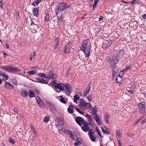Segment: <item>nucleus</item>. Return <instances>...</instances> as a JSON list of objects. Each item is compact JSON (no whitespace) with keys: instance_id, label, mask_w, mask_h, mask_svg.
Listing matches in <instances>:
<instances>
[{"instance_id":"obj_1","label":"nucleus","mask_w":146,"mask_h":146,"mask_svg":"<svg viewBox=\"0 0 146 146\" xmlns=\"http://www.w3.org/2000/svg\"><path fill=\"white\" fill-rule=\"evenodd\" d=\"M54 87L58 89L61 90H65V89L66 88V90L70 93H71L72 92V87L70 85L68 84H64L61 83L56 84L54 86Z\"/></svg>"},{"instance_id":"obj_2","label":"nucleus","mask_w":146,"mask_h":146,"mask_svg":"<svg viewBox=\"0 0 146 146\" xmlns=\"http://www.w3.org/2000/svg\"><path fill=\"white\" fill-rule=\"evenodd\" d=\"M88 40H84L80 47L81 50L83 51L85 53L87 57H88L90 56V50L91 48V45H90L87 48L88 44Z\"/></svg>"},{"instance_id":"obj_3","label":"nucleus","mask_w":146,"mask_h":146,"mask_svg":"<svg viewBox=\"0 0 146 146\" xmlns=\"http://www.w3.org/2000/svg\"><path fill=\"white\" fill-rule=\"evenodd\" d=\"M79 106L80 108L84 110L88 109H92V106L90 103H86L83 99H81L80 100Z\"/></svg>"},{"instance_id":"obj_4","label":"nucleus","mask_w":146,"mask_h":146,"mask_svg":"<svg viewBox=\"0 0 146 146\" xmlns=\"http://www.w3.org/2000/svg\"><path fill=\"white\" fill-rule=\"evenodd\" d=\"M45 106L47 108L49 107L50 109V111L54 113L56 112V108L54 105L52 103L49 102H46Z\"/></svg>"},{"instance_id":"obj_5","label":"nucleus","mask_w":146,"mask_h":146,"mask_svg":"<svg viewBox=\"0 0 146 146\" xmlns=\"http://www.w3.org/2000/svg\"><path fill=\"white\" fill-rule=\"evenodd\" d=\"M35 98L37 104L39 106L42 108H44L45 106L44 104L42 99L39 98L38 96L36 97Z\"/></svg>"},{"instance_id":"obj_6","label":"nucleus","mask_w":146,"mask_h":146,"mask_svg":"<svg viewBox=\"0 0 146 146\" xmlns=\"http://www.w3.org/2000/svg\"><path fill=\"white\" fill-rule=\"evenodd\" d=\"M58 9H66L70 8V6L68 5L64 2L60 3L58 5Z\"/></svg>"},{"instance_id":"obj_7","label":"nucleus","mask_w":146,"mask_h":146,"mask_svg":"<svg viewBox=\"0 0 146 146\" xmlns=\"http://www.w3.org/2000/svg\"><path fill=\"white\" fill-rule=\"evenodd\" d=\"M138 106L140 108V113L141 114L143 113L145 110L144 103L143 102H141L139 104Z\"/></svg>"},{"instance_id":"obj_8","label":"nucleus","mask_w":146,"mask_h":146,"mask_svg":"<svg viewBox=\"0 0 146 146\" xmlns=\"http://www.w3.org/2000/svg\"><path fill=\"white\" fill-rule=\"evenodd\" d=\"M55 120L60 126L63 125L64 124V121L61 117H56L55 118Z\"/></svg>"},{"instance_id":"obj_9","label":"nucleus","mask_w":146,"mask_h":146,"mask_svg":"<svg viewBox=\"0 0 146 146\" xmlns=\"http://www.w3.org/2000/svg\"><path fill=\"white\" fill-rule=\"evenodd\" d=\"M68 133L70 135L71 138L74 141H76L78 139V138L77 137L76 135L74 132L68 131Z\"/></svg>"},{"instance_id":"obj_10","label":"nucleus","mask_w":146,"mask_h":146,"mask_svg":"<svg viewBox=\"0 0 146 146\" xmlns=\"http://www.w3.org/2000/svg\"><path fill=\"white\" fill-rule=\"evenodd\" d=\"M112 41L111 40L106 41L104 42L103 44V47L105 48H108L110 46L112 43Z\"/></svg>"},{"instance_id":"obj_11","label":"nucleus","mask_w":146,"mask_h":146,"mask_svg":"<svg viewBox=\"0 0 146 146\" xmlns=\"http://www.w3.org/2000/svg\"><path fill=\"white\" fill-rule=\"evenodd\" d=\"M4 87L6 88L12 90L13 88V85L9 82H6Z\"/></svg>"},{"instance_id":"obj_12","label":"nucleus","mask_w":146,"mask_h":146,"mask_svg":"<svg viewBox=\"0 0 146 146\" xmlns=\"http://www.w3.org/2000/svg\"><path fill=\"white\" fill-rule=\"evenodd\" d=\"M71 48H72L71 44H70L69 43L67 44L64 50V52L66 53H68Z\"/></svg>"},{"instance_id":"obj_13","label":"nucleus","mask_w":146,"mask_h":146,"mask_svg":"<svg viewBox=\"0 0 146 146\" xmlns=\"http://www.w3.org/2000/svg\"><path fill=\"white\" fill-rule=\"evenodd\" d=\"M94 118L96 122L98 123L100 125L102 124V122L100 120L98 114H95L94 115Z\"/></svg>"},{"instance_id":"obj_14","label":"nucleus","mask_w":146,"mask_h":146,"mask_svg":"<svg viewBox=\"0 0 146 146\" xmlns=\"http://www.w3.org/2000/svg\"><path fill=\"white\" fill-rule=\"evenodd\" d=\"M84 119L81 117H78L76 119V121L77 123L80 125H82V122L83 121Z\"/></svg>"},{"instance_id":"obj_15","label":"nucleus","mask_w":146,"mask_h":146,"mask_svg":"<svg viewBox=\"0 0 146 146\" xmlns=\"http://www.w3.org/2000/svg\"><path fill=\"white\" fill-rule=\"evenodd\" d=\"M88 87L85 90L84 92L83 96L86 97L87 96V94H88L90 91L91 87L90 85L89 84L88 85Z\"/></svg>"},{"instance_id":"obj_16","label":"nucleus","mask_w":146,"mask_h":146,"mask_svg":"<svg viewBox=\"0 0 146 146\" xmlns=\"http://www.w3.org/2000/svg\"><path fill=\"white\" fill-rule=\"evenodd\" d=\"M37 80L39 82L42 84H47L48 82V80H44L43 78H37Z\"/></svg>"},{"instance_id":"obj_17","label":"nucleus","mask_w":146,"mask_h":146,"mask_svg":"<svg viewBox=\"0 0 146 146\" xmlns=\"http://www.w3.org/2000/svg\"><path fill=\"white\" fill-rule=\"evenodd\" d=\"M109 62L111 64L110 67L111 68H112V67L116 66L115 64L117 62V61L113 60L112 59V60L111 59L109 60Z\"/></svg>"},{"instance_id":"obj_18","label":"nucleus","mask_w":146,"mask_h":146,"mask_svg":"<svg viewBox=\"0 0 146 146\" xmlns=\"http://www.w3.org/2000/svg\"><path fill=\"white\" fill-rule=\"evenodd\" d=\"M116 80L117 82L120 84L122 83L123 81L122 76H117Z\"/></svg>"},{"instance_id":"obj_19","label":"nucleus","mask_w":146,"mask_h":146,"mask_svg":"<svg viewBox=\"0 0 146 146\" xmlns=\"http://www.w3.org/2000/svg\"><path fill=\"white\" fill-rule=\"evenodd\" d=\"M122 57V55H119V54H117L113 57L112 59L113 60L117 61V62L118 60Z\"/></svg>"},{"instance_id":"obj_20","label":"nucleus","mask_w":146,"mask_h":146,"mask_svg":"<svg viewBox=\"0 0 146 146\" xmlns=\"http://www.w3.org/2000/svg\"><path fill=\"white\" fill-rule=\"evenodd\" d=\"M9 71L11 72H19V69L16 67H9Z\"/></svg>"},{"instance_id":"obj_21","label":"nucleus","mask_w":146,"mask_h":146,"mask_svg":"<svg viewBox=\"0 0 146 146\" xmlns=\"http://www.w3.org/2000/svg\"><path fill=\"white\" fill-rule=\"evenodd\" d=\"M21 96L23 97L27 96L28 95V91L25 90H23L21 91Z\"/></svg>"},{"instance_id":"obj_22","label":"nucleus","mask_w":146,"mask_h":146,"mask_svg":"<svg viewBox=\"0 0 146 146\" xmlns=\"http://www.w3.org/2000/svg\"><path fill=\"white\" fill-rule=\"evenodd\" d=\"M49 77L52 79H55L56 77V75L53 74L51 71L49 72Z\"/></svg>"},{"instance_id":"obj_23","label":"nucleus","mask_w":146,"mask_h":146,"mask_svg":"<svg viewBox=\"0 0 146 146\" xmlns=\"http://www.w3.org/2000/svg\"><path fill=\"white\" fill-rule=\"evenodd\" d=\"M74 107L72 106H69L68 109V111L70 113H72L73 112Z\"/></svg>"},{"instance_id":"obj_24","label":"nucleus","mask_w":146,"mask_h":146,"mask_svg":"<svg viewBox=\"0 0 146 146\" xmlns=\"http://www.w3.org/2000/svg\"><path fill=\"white\" fill-rule=\"evenodd\" d=\"M81 127L82 130L85 132L88 131L90 129L88 126H81Z\"/></svg>"},{"instance_id":"obj_25","label":"nucleus","mask_w":146,"mask_h":146,"mask_svg":"<svg viewBox=\"0 0 146 146\" xmlns=\"http://www.w3.org/2000/svg\"><path fill=\"white\" fill-rule=\"evenodd\" d=\"M112 69V73L117 74L118 72V70L116 66L111 68Z\"/></svg>"},{"instance_id":"obj_26","label":"nucleus","mask_w":146,"mask_h":146,"mask_svg":"<svg viewBox=\"0 0 146 146\" xmlns=\"http://www.w3.org/2000/svg\"><path fill=\"white\" fill-rule=\"evenodd\" d=\"M86 117L88 119V122H93V119L92 116L88 114H86Z\"/></svg>"},{"instance_id":"obj_27","label":"nucleus","mask_w":146,"mask_h":146,"mask_svg":"<svg viewBox=\"0 0 146 146\" xmlns=\"http://www.w3.org/2000/svg\"><path fill=\"white\" fill-rule=\"evenodd\" d=\"M98 111V109L96 106H94L92 110V113L93 115H94L95 114H96V113Z\"/></svg>"},{"instance_id":"obj_28","label":"nucleus","mask_w":146,"mask_h":146,"mask_svg":"<svg viewBox=\"0 0 146 146\" xmlns=\"http://www.w3.org/2000/svg\"><path fill=\"white\" fill-rule=\"evenodd\" d=\"M42 0H35V1L33 2L32 4L33 6H36L38 5L39 3Z\"/></svg>"},{"instance_id":"obj_29","label":"nucleus","mask_w":146,"mask_h":146,"mask_svg":"<svg viewBox=\"0 0 146 146\" xmlns=\"http://www.w3.org/2000/svg\"><path fill=\"white\" fill-rule=\"evenodd\" d=\"M58 40H59V38H58L56 37L55 38V49H56V48L57 47L58 45L59 44Z\"/></svg>"},{"instance_id":"obj_30","label":"nucleus","mask_w":146,"mask_h":146,"mask_svg":"<svg viewBox=\"0 0 146 146\" xmlns=\"http://www.w3.org/2000/svg\"><path fill=\"white\" fill-rule=\"evenodd\" d=\"M79 99L80 97L79 95H75L74 97V101L75 102L77 103L76 101L78 100Z\"/></svg>"},{"instance_id":"obj_31","label":"nucleus","mask_w":146,"mask_h":146,"mask_svg":"<svg viewBox=\"0 0 146 146\" xmlns=\"http://www.w3.org/2000/svg\"><path fill=\"white\" fill-rule=\"evenodd\" d=\"M29 96L30 97H33L35 96V93L33 92L31 90H29Z\"/></svg>"},{"instance_id":"obj_32","label":"nucleus","mask_w":146,"mask_h":146,"mask_svg":"<svg viewBox=\"0 0 146 146\" xmlns=\"http://www.w3.org/2000/svg\"><path fill=\"white\" fill-rule=\"evenodd\" d=\"M55 12L57 15V16H58V14H61V16H62V14H63V11L62 10H58L56 11Z\"/></svg>"},{"instance_id":"obj_33","label":"nucleus","mask_w":146,"mask_h":146,"mask_svg":"<svg viewBox=\"0 0 146 146\" xmlns=\"http://www.w3.org/2000/svg\"><path fill=\"white\" fill-rule=\"evenodd\" d=\"M60 101L62 103L64 104H66V102L65 100V99L63 98V96H60Z\"/></svg>"},{"instance_id":"obj_34","label":"nucleus","mask_w":146,"mask_h":146,"mask_svg":"<svg viewBox=\"0 0 146 146\" xmlns=\"http://www.w3.org/2000/svg\"><path fill=\"white\" fill-rule=\"evenodd\" d=\"M139 3L138 0H133L130 2V4L131 5H135Z\"/></svg>"},{"instance_id":"obj_35","label":"nucleus","mask_w":146,"mask_h":146,"mask_svg":"<svg viewBox=\"0 0 146 146\" xmlns=\"http://www.w3.org/2000/svg\"><path fill=\"white\" fill-rule=\"evenodd\" d=\"M95 131V130L94 129H90L89 132V135H93L94 134V132Z\"/></svg>"},{"instance_id":"obj_36","label":"nucleus","mask_w":146,"mask_h":146,"mask_svg":"<svg viewBox=\"0 0 146 146\" xmlns=\"http://www.w3.org/2000/svg\"><path fill=\"white\" fill-rule=\"evenodd\" d=\"M33 12L34 14L36 17L38 15V10H33Z\"/></svg>"},{"instance_id":"obj_37","label":"nucleus","mask_w":146,"mask_h":146,"mask_svg":"<svg viewBox=\"0 0 146 146\" xmlns=\"http://www.w3.org/2000/svg\"><path fill=\"white\" fill-rule=\"evenodd\" d=\"M35 70H33L29 71H28L27 72V74L30 75H33L35 73Z\"/></svg>"},{"instance_id":"obj_38","label":"nucleus","mask_w":146,"mask_h":146,"mask_svg":"<svg viewBox=\"0 0 146 146\" xmlns=\"http://www.w3.org/2000/svg\"><path fill=\"white\" fill-rule=\"evenodd\" d=\"M3 80L4 82H5L8 78V76L7 75H3Z\"/></svg>"},{"instance_id":"obj_39","label":"nucleus","mask_w":146,"mask_h":146,"mask_svg":"<svg viewBox=\"0 0 146 146\" xmlns=\"http://www.w3.org/2000/svg\"><path fill=\"white\" fill-rule=\"evenodd\" d=\"M89 136L90 138L92 141L95 142L96 141V137L93 135Z\"/></svg>"},{"instance_id":"obj_40","label":"nucleus","mask_w":146,"mask_h":146,"mask_svg":"<svg viewBox=\"0 0 146 146\" xmlns=\"http://www.w3.org/2000/svg\"><path fill=\"white\" fill-rule=\"evenodd\" d=\"M131 68V65H128L124 69L123 71H126L128 70H129Z\"/></svg>"},{"instance_id":"obj_41","label":"nucleus","mask_w":146,"mask_h":146,"mask_svg":"<svg viewBox=\"0 0 146 146\" xmlns=\"http://www.w3.org/2000/svg\"><path fill=\"white\" fill-rule=\"evenodd\" d=\"M9 66H4L2 67V69L3 70H6L9 71Z\"/></svg>"},{"instance_id":"obj_42","label":"nucleus","mask_w":146,"mask_h":146,"mask_svg":"<svg viewBox=\"0 0 146 146\" xmlns=\"http://www.w3.org/2000/svg\"><path fill=\"white\" fill-rule=\"evenodd\" d=\"M75 109L77 111H78L79 113L81 114H82L84 113V112L82 111L80 109L78 108H75Z\"/></svg>"},{"instance_id":"obj_43","label":"nucleus","mask_w":146,"mask_h":146,"mask_svg":"<svg viewBox=\"0 0 146 146\" xmlns=\"http://www.w3.org/2000/svg\"><path fill=\"white\" fill-rule=\"evenodd\" d=\"M46 13V16L45 17V20L46 21H48L49 19V18H50L49 15L48 14Z\"/></svg>"},{"instance_id":"obj_44","label":"nucleus","mask_w":146,"mask_h":146,"mask_svg":"<svg viewBox=\"0 0 146 146\" xmlns=\"http://www.w3.org/2000/svg\"><path fill=\"white\" fill-rule=\"evenodd\" d=\"M49 117L47 116H46L44 117L43 121L44 122H47L49 121Z\"/></svg>"},{"instance_id":"obj_45","label":"nucleus","mask_w":146,"mask_h":146,"mask_svg":"<svg viewBox=\"0 0 146 146\" xmlns=\"http://www.w3.org/2000/svg\"><path fill=\"white\" fill-rule=\"evenodd\" d=\"M102 132L106 134H109V132H107V129H104V128L102 127Z\"/></svg>"},{"instance_id":"obj_46","label":"nucleus","mask_w":146,"mask_h":146,"mask_svg":"<svg viewBox=\"0 0 146 146\" xmlns=\"http://www.w3.org/2000/svg\"><path fill=\"white\" fill-rule=\"evenodd\" d=\"M124 54V51L123 50H120L117 53V54H119V55H122V57L123 56V55Z\"/></svg>"},{"instance_id":"obj_47","label":"nucleus","mask_w":146,"mask_h":146,"mask_svg":"<svg viewBox=\"0 0 146 146\" xmlns=\"http://www.w3.org/2000/svg\"><path fill=\"white\" fill-rule=\"evenodd\" d=\"M59 133L62 135H63L64 133V131L63 128L61 127L60 129L59 130Z\"/></svg>"},{"instance_id":"obj_48","label":"nucleus","mask_w":146,"mask_h":146,"mask_svg":"<svg viewBox=\"0 0 146 146\" xmlns=\"http://www.w3.org/2000/svg\"><path fill=\"white\" fill-rule=\"evenodd\" d=\"M39 76H40L41 77H43L44 78H46V76L45 74L43 73H41L38 74Z\"/></svg>"},{"instance_id":"obj_49","label":"nucleus","mask_w":146,"mask_h":146,"mask_svg":"<svg viewBox=\"0 0 146 146\" xmlns=\"http://www.w3.org/2000/svg\"><path fill=\"white\" fill-rule=\"evenodd\" d=\"M98 0H95L94 1V4L93 6L94 8H95L96 7V4L98 3Z\"/></svg>"},{"instance_id":"obj_50","label":"nucleus","mask_w":146,"mask_h":146,"mask_svg":"<svg viewBox=\"0 0 146 146\" xmlns=\"http://www.w3.org/2000/svg\"><path fill=\"white\" fill-rule=\"evenodd\" d=\"M82 124L83 126H88V122L86 121H84L83 120V121L82 122Z\"/></svg>"},{"instance_id":"obj_51","label":"nucleus","mask_w":146,"mask_h":146,"mask_svg":"<svg viewBox=\"0 0 146 146\" xmlns=\"http://www.w3.org/2000/svg\"><path fill=\"white\" fill-rule=\"evenodd\" d=\"M142 119V118H141L137 120L134 123V125H135L137 124Z\"/></svg>"},{"instance_id":"obj_52","label":"nucleus","mask_w":146,"mask_h":146,"mask_svg":"<svg viewBox=\"0 0 146 146\" xmlns=\"http://www.w3.org/2000/svg\"><path fill=\"white\" fill-rule=\"evenodd\" d=\"M35 53L34 52L33 54H32L31 57L30 58L29 60L30 61H32V60L34 58L35 56Z\"/></svg>"},{"instance_id":"obj_53","label":"nucleus","mask_w":146,"mask_h":146,"mask_svg":"<svg viewBox=\"0 0 146 146\" xmlns=\"http://www.w3.org/2000/svg\"><path fill=\"white\" fill-rule=\"evenodd\" d=\"M76 141H77V142L78 143V145H80L82 143V141H81V139L80 138H78V139L77 140H76Z\"/></svg>"},{"instance_id":"obj_54","label":"nucleus","mask_w":146,"mask_h":146,"mask_svg":"<svg viewBox=\"0 0 146 146\" xmlns=\"http://www.w3.org/2000/svg\"><path fill=\"white\" fill-rule=\"evenodd\" d=\"M110 117V116L109 115L108 113H106L105 119H109Z\"/></svg>"},{"instance_id":"obj_55","label":"nucleus","mask_w":146,"mask_h":146,"mask_svg":"<svg viewBox=\"0 0 146 146\" xmlns=\"http://www.w3.org/2000/svg\"><path fill=\"white\" fill-rule=\"evenodd\" d=\"M11 82L13 83L15 85H17V81L14 79H12L11 81Z\"/></svg>"},{"instance_id":"obj_56","label":"nucleus","mask_w":146,"mask_h":146,"mask_svg":"<svg viewBox=\"0 0 146 146\" xmlns=\"http://www.w3.org/2000/svg\"><path fill=\"white\" fill-rule=\"evenodd\" d=\"M16 19L17 20H18L19 19V18H20L19 12H17L16 13Z\"/></svg>"},{"instance_id":"obj_57","label":"nucleus","mask_w":146,"mask_h":146,"mask_svg":"<svg viewBox=\"0 0 146 146\" xmlns=\"http://www.w3.org/2000/svg\"><path fill=\"white\" fill-rule=\"evenodd\" d=\"M9 142L10 143H12L13 144H14L15 143L14 140L11 138H10L9 139Z\"/></svg>"},{"instance_id":"obj_58","label":"nucleus","mask_w":146,"mask_h":146,"mask_svg":"<svg viewBox=\"0 0 146 146\" xmlns=\"http://www.w3.org/2000/svg\"><path fill=\"white\" fill-rule=\"evenodd\" d=\"M92 122H89V121L88 125H89L91 126L92 127H94V123H92Z\"/></svg>"},{"instance_id":"obj_59","label":"nucleus","mask_w":146,"mask_h":146,"mask_svg":"<svg viewBox=\"0 0 146 146\" xmlns=\"http://www.w3.org/2000/svg\"><path fill=\"white\" fill-rule=\"evenodd\" d=\"M96 129L97 131L99 134V136L102 137H103L101 135V133L100 132V130L98 129L97 127H96Z\"/></svg>"},{"instance_id":"obj_60","label":"nucleus","mask_w":146,"mask_h":146,"mask_svg":"<svg viewBox=\"0 0 146 146\" xmlns=\"http://www.w3.org/2000/svg\"><path fill=\"white\" fill-rule=\"evenodd\" d=\"M87 98L88 99L89 102H90L92 99V97L90 95H89L88 97H87Z\"/></svg>"},{"instance_id":"obj_61","label":"nucleus","mask_w":146,"mask_h":146,"mask_svg":"<svg viewBox=\"0 0 146 146\" xmlns=\"http://www.w3.org/2000/svg\"><path fill=\"white\" fill-rule=\"evenodd\" d=\"M62 16H61V17H59V16L58 17V21L60 22H61L63 21V18L62 17Z\"/></svg>"},{"instance_id":"obj_62","label":"nucleus","mask_w":146,"mask_h":146,"mask_svg":"<svg viewBox=\"0 0 146 146\" xmlns=\"http://www.w3.org/2000/svg\"><path fill=\"white\" fill-rule=\"evenodd\" d=\"M121 132L119 130H117V135H118L119 136H120Z\"/></svg>"},{"instance_id":"obj_63","label":"nucleus","mask_w":146,"mask_h":146,"mask_svg":"<svg viewBox=\"0 0 146 146\" xmlns=\"http://www.w3.org/2000/svg\"><path fill=\"white\" fill-rule=\"evenodd\" d=\"M31 130H33L34 133L36 135V131L35 129L32 126L31 127Z\"/></svg>"},{"instance_id":"obj_64","label":"nucleus","mask_w":146,"mask_h":146,"mask_svg":"<svg viewBox=\"0 0 146 146\" xmlns=\"http://www.w3.org/2000/svg\"><path fill=\"white\" fill-rule=\"evenodd\" d=\"M127 90L129 92V93L131 94H132L133 92V90H131L129 89V88H128L127 89Z\"/></svg>"}]
</instances>
